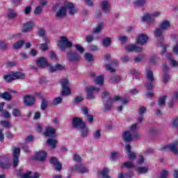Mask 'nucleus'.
I'll list each match as a JSON object with an SVG mask.
<instances>
[{"instance_id":"f257e3e1","label":"nucleus","mask_w":178,"mask_h":178,"mask_svg":"<svg viewBox=\"0 0 178 178\" xmlns=\"http://www.w3.org/2000/svg\"><path fill=\"white\" fill-rule=\"evenodd\" d=\"M24 74L20 72H10L8 73V74L3 76V79L7 83H10V81L19 80V79H24Z\"/></svg>"},{"instance_id":"f03ea898","label":"nucleus","mask_w":178,"mask_h":178,"mask_svg":"<svg viewBox=\"0 0 178 178\" xmlns=\"http://www.w3.org/2000/svg\"><path fill=\"white\" fill-rule=\"evenodd\" d=\"M99 88L97 86H88L85 90L86 92V99L89 101H94L95 98V92H99Z\"/></svg>"},{"instance_id":"7ed1b4c3","label":"nucleus","mask_w":178,"mask_h":178,"mask_svg":"<svg viewBox=\"0 0 178 178\" xmlns=\"http://www.w3.org/2000/svg\"><path fill=\"white\" fill-rule=\"evenodd\" d=\"M60 40L58 41V47L60 51H66V48H72L73 44L72 42L69 41V39L66 36H60Z\"/></svg>"},{"instance_id":"20e7f679","label":"nucleus","mask_w":178,"mask_h":178,"mask_svg":"<svg viewBox=\"0 0 178 178\" xmlns=\"http://www.w3.org/2000/svg\"><path fill=\"white\" fill-rule=\"evenodd\" d=\"M122 97L120 96H115L114 97H109L106 103H104L103 111L104 112H107V111H111L112 109V104L119 101Z\"/></svg>"},{"instance_id":"39448f33","label":"nucleus","mask_w":178,"mask_h":178,"mask_svg":"<svg viewBox=\"0 0 178 178\" xmlns=\"http://www.w3.org/2000/svg\"><path fill=\"white\" fill-rule=\"evenodd\" d=\"M70 172H75V173H88V169L83 164H76L70 168Z\"/></svg>"},{"instance_id":"423d86ee","label":"nucleus","mask_w":178,"mask_h":178,"mask_svg":"<svg viewBox=\"0 0 178 178\" xmlns=\"http://www.w3.org/2000/svg\"><path fill=\"white\" fill-rule=\"evenodd\" d=\"M177 147H178V141L175 140L174 143H170L168 145L161 147L160 148V151H166V149H169L171 151V152H172V154H176L178 151Z\"/></svg>"},{"instance_id":"0eeeda50","label":"nucleus","mask_w":178,"mask_h":178,"mask_svg":"<svg viewBox=\"0 0 178 178\" xmlns=\"http://www.w3.org/2000/svg\"><path fill=\"white\" fill-rule=\"evenodd\" d=\"M72 124L74 129H77L79 130L84 127L86 122H83V118L76 117L72 118Z\"/></svg>"},{"instance_id":"6e6552de","label":"nucleus","mask_w":178,"mask_h":178,"mask_svg":"<svg viewBox=\"0 0 178 178\" xmlns=\"http://www.w3.org/2000/svg\"><path fill=\"white\" fill-rule=\"evenodd\" d=\"M67 15V10H66V6H63L59 7L55 14L56 19H64V17H66Z\"/></svg>"},{"instance_id":"1a4fd4ad","label":"nucleus","mask_w":178,"mask_h":178,"mask_svg":"<svg viewBox=\"0 0 178 178\" xmlns=\"http://www.w3.org/2000/svg\"><path fill=\"white\" fill-rule=\"evenodd\" d=\"M64 5L66 8V10H68V13L70 16H74V15L77 13V10H76V6L73 3L65 1Z\"/></svg>"},{"instance_id":"9d476101","label":"nucleus","mask_w":178,"mask_h":178,"mask_svg":"<svg viewBox=\"0 0 178 178\" xmlns=\"http://www.w3.org/2000/svg\"><path fill=\"white\" fill-rule=\"evenodd\" d=\"M13 167L17 168L19 165V158L20 156V149L19 147H15L13 151Z\"/></svg>"},{"instance_id":"9b49d317","label":"nucleus","mask_w":178,"mask_h":178,"mask_svg":"<svg viewBox=\"0 0 178 178\" xmlns=\"http://www.w3.org/2000/svg\"><path fill=\"white\" fill-rule=\"evenodd\" d=\"M24 104L26 106H33L35 104V97L33 95H29L24 97Z\"/></svg>"},{"instance_id":"f8f14e48","label":"nucleus","mask_w":178,"mask_h":178,"mask_svg":"<svg viewBox=\"0 0 178 178\" xmlns=\"http://www.w3.org/2000/svg\"><path fill=\"white\" fill-rule=\"evenodd\" d=\"M50 163L54 166L56 170L60 172L62 170V163L59 162V160L56 157H51Z\"/></svg>"},{"instance_id":"ddd939ff","label":"nucleus","mask_w":178,"mask_h":178,"mask_svg":"<svg viewBox=\"0 0 178 178\" xmlns=\"http://www.w3.org/2000/svg\"><path fill=\"white\" fill-rule=\"evenodd\" d=\"M67 59L70 62H79L80 60V56L76 52L70 51L67 54Z\"/></svg>"},{"instance_id":"4468645a","label":"nucleus","mask_w":178,"mask_h":178,"mask_svg":"<svg viewBox=\"0 0 178 178\" xmlns=\"http://www.w3.org/2000/svg\"><path fill=\"white\" fill-rule=\"evenodd\" d=\"M100 8L104 13H111V5L108 0H105L100 3Z\"/></svg>"},{"instance_id":"2eb2a0df","label":"nucleus","mask_w":178,"mask_h":178,"mask_svg":"<svg viewBox=\"0 0 178 178\" xmlns=\"http://www.w3.org/2000/svg\"><path fill=\"white\" fill-rule=\"evenodd\" d=\"M36 65L37 66H39L40 67H48V66H51L49 65V63H48V60H47V58L44 57H40L38 60H36Z\"/></svg>"},{"instance_id":"dca6fc26","label":"nucleus","mask_w":178,"mask_h":178,"mask_svg":"<svg viewBox=\"0 0 178 178\" xmlns=\"http://www.w3.org/2000/svg\"><path fill=\"white\" fill-rule=\"evenodd\" d=\"M138 44H140V45H145L147 42H148V35L141 33L138 35V36L136 38Z\"/></svg>"},{"instance_id":"f3484780","label":"nucleus","mask_w":178,"mask_h":178,"mask_svg":"<svg viewBox=\"0 0 178 178\" xmlns=\"http://www.w3.org/2000/svg\"><path fill=\"white\" fill-rule=\"evenodd\" d=\"M109 172H111L109 168L104 167L102 171L101 170H97V175L102 176V178H112L109 176Z\"/></svg>"},{"instance_id":"a211bd4d","label":"nucleus","mask_w":178,"mask_h":178,"mask_svg":"<svg viewBox=\"0 0 178 178\" xmlns=\"http://www.w3.org/2000/svg\"><path fill=\"white\" fill-rule=\"evenodd\" d=\"M128 52H141L143 47H137L136 44H129L126 47Z\"/></svg>"},{"instance_id":"6ab92c4d","label":"nucleus","mask_w":178,"mask_h":178,"mask_svg":"<svg viewBox=\"0 0 178 178\" xmlns=\"http://www.w3.org/2000/svg\"><path fill=\"white\" fill-rule=\"evenodd\" d=\"M56 130L52 127H47L43 134L45 137H54Z\"/></svg>"},{"instance_id":"aec40b11","label":"nucleus","mask_w":178,"mask_h":178,"mask_svg":"<svg viewBox=\"0 0 178 178\" xmlns=\"http://www.w3.org/2000/svg\"><path fill=\"white\" fill-rule=\"evenodd\" d=\"M33 27H34V22H26L24 25V27L22 29V33H29V31H31V30H33Z\"/></svg>"},{"instance_id":"412c9836","label":"nucleus","mask_w":178,"mask_h":178,"mask_svg":"<svg viewBox=\"0 0 178 178\" xmlns=\"http://www.w3.org/2000/svg\"><path fill=\"white\" fill-rule=\"evenodd\" d=\"M35 158L37 161H40V162H44V161L47 159V152H42V151L38 152V153H36Z\"/></svg>"},{"instance_id":"4be33fe9","label":"nucleus","mask_w":178,"mask_h":178,"mask_svg":"<svg viewBox=\"0 0 178 178\" xmlns=\"http://www.w3.org/2000/svg\"><path fill=\"white\" fill-rule=\"evenodd\" d=\"M142 22H147L148 24L151 26L154 23V17H152L151 14L147 13L142 17Z\"/></svg>"},{"instance_id":"5701e85b","label":"nucleus","mask_w":178,"mask_h":178,"mask_svg":"<svg viewBox=\"0 0 178 178\" xmlns=\"http://www.w3.org/2000/svg\"><path fill=\"white\" fill-rule=\"evenodd\" d=\"M159 28L163 29V31H166V30H169V29H170V22L168 20H163L159 24Z\"/></svg>"},{"instance_id":"b1692460","label":"nucleus","mask_w":178,"mask_h":178,"mask_svg":"<svg viewBox=\"0 0 178 178\" xmlns=\"http://www.w3.org/2000/svg\"><path fill=\"white\" fill-rule=\"evenodd\" d=\"M60 70H65V65L57 64L55 66H50V72H58Z\"/></svg>"},{"instance_id":"393cba45","label":"nucleus","mask_w":178,"mask_h":178,"mask_svg":"<svg viewBox=\"0 0 178 178\" xmlns=\"http://www.w3.org/2000/svg\"><path fill=\"white\" fill-rule=\"evenodd\" d=\"M146 79L148 80V81H150V83H154L155 81V78L154 77V72H152V71H151L150 70H147Z\"/></svg>"},{"instance_id":"a878e982","label":"nucleus","mask_w":178,"mask_h":178,"mask_svg":"<svg viewBox=\"0 0 178 178\" xmlns=\"http://www.w3.org/2000/svg\"><path fill=\"white\" fill-rule=\"evenodd\" d=\"M122 138L124 141L130 143L133 140V136L129 131H126L122 134Z\"/></svg>"},{"instance_id":"bb28decb","label":"nucleus","mask_w":178,"mask_h":178,"mask_svg":"<svg viewBox=\"0 0 178 178\" xmlns=\"http://www.w3.org/2000/svg\"><path fill=\"white\" fill-rule=\"evenodd\" d=\"M80 133H81V136L83 137V138H86V137H88V128L84 124V127L81 128L80 129Z\"/></svg>"},{"instance_id":"cd10ccee","label":"nucleus","mask_w":178,"mask_h":178,"mask_svg":"<svg viewBox=\"0 0 178 178\" xmlns=\"http://www.w3.org/2000/svg\"><path fill=\"white\" fill-rule=\"evenodd\" d=\"M102 44L106 48H108V47H111V44H112V39H111V38H104L102 40Z\"/></svg>"},{"instance_id":"c85d7f7f","label":"nucleus","mask_w":178,"mask_h":178,"mask_svg":"<svg viewBox=\"0 0 178 178\" xmlns=\"http://www.w3.org/2000/svg\"><path fill=\"white\" fill-rule=\"evenodd\" d=\"M102 29H104V22H99V24L97 26L95 29L92 31V33L94 34H98L102 33Z\"/></svg>"},{"instance_id":"c756f323","label":"nucleus","mask_w":178,"mask_h":178,"mask_svg":"<svg viewBox=\"0 0 178 178\" xmlns=\"http://www.w3.org/2000/svg\"><path fill=\"white\" fill-rule=\"evenodd\" d=\"M22 178H40L38 172H34L33 176L31 177V172H28L22 176Z\"/></svg>"},{"instance_id":"7c9ffc66","label":"nucleus","mask_w":178,"mask_h":178,"mask_svg":"<svg viewBox=\"0 0 178 178\" xmlns=\"http://www.w3.org/2000/svg\"><path fill=\"white\" fill-rule=\"evenodd\" d=\"M1 98L4 101H12V95L9 94V92H4L1 94Z\"/></svg>"},{"instance_id":"2f4dec72","label":"nucleus","mask_w":178,"mask_h":178,"mask_svg":"<svg viewBox=\"0 0 178 178\" xmlns=\"http://www.w3.org/2000/svg\"><path fill=\"white\" fill-rule=\"evenodd\" d=\"M134 166H136L134 163H133V161H129L124 163V164L121 166V169H123V168H126L127 169H131L134 168Z\"/></svg>"},{"instance_id":"473e14b6","label":"nucleus","mask_w":178,"mask_h":178,"mask_svg":"<svg viewBox=\"0 0 178 178\" xmlns=\"http://www.w3.org/2000/svg\"><path fill=\"white\" fill-rule=\"evenodd\" d=\"M24 42H25L23 40H19L13 44V48L14 49H20V48H22V47H23L24 44Z\"/></svg>"},{"instance_id":"72a5a7b5","label":"nucleus","mask_w":178,"mask_h":178,"mask_svg":"<svg viewBox=\"0 0 178 178\" xmlns=\"http://www.w3.org/2000/svg\"><path fill=\"white\" fill-rule=\"evenodd\" d=\"M49 105V102H48V100H47V99H42L40 104V109L42 111H45V109L48 108Z\"/></svg>"},{"instance_id":"f704fd0d","label":"nucleus","mask_w":178,"mask_h":178,"mask_svg":"<svg viewBox=\"0 0 178 178\" xmlns=\"http://www.w3.org/2000/svg\"><path fill=\"white\" fill-rule=\"evenodd\" d=\"M178 99V92H176L172 97V100L168 103V106L170 108H173V105H175V102Z\"/></svg>"},{"instance_id":"c9c22d12","label":"nucleus","mask_w":178,"mask_h":178,"mask_svg":"<svg viewBox=\"0 0 178 178\" xmlns=\"http://www.w3.org/2000/svg\"><path fill=\"white\" fill-rule=\"evenodd\" d=\"M47 144L51 147V148H56V144H58V140H54L52 138H49L47 140Z\"/></svg>"},{"instance_id":"e433bc0d","label":"nucleus","mask_w":178,"mask_h":178,"mask_svg":"<svg viewBox=\"0 0 178 178\" xmlns=\"http://www.w3.org/2000/svg\"><path fill=\"white\" fill-rule=\"evenodd\" d=\"M62 88H63V90L61 91V95L67 97V95H70L72 94V92L69 87Z\"/></svg>"},{"instance_id":"4c0bfd02","label":"nucleus","mask_w":178,"mask_h":178,"mask_svg":"<svg viewBox=\"0 0 178 178\" xmlns=\"http://www.w3.org/2000/svg\"><path fill=\"white\" fill-rule=\"evenodd\" d=\"M136 173H138V175H145V173H148V167L138 168L136 169Z\"/></svg>"},{"instance_id":"58836bf2","label":"nucleus","mask_w":178,"mask_h":178,"mask_svg":"<svg viewBox=\"0 0 178 178\" xmlns=\"http://www.w3.org/2000/svg\"><path fill=\"white\" fill-rule=\"evenodd\" d=\"M0 49L1 51H6V49H9V43L0 40Z\"/></svg>"},{"instance_id":"ea45409f","label":"nucleus","mask_w":178,"mask_h":178,"mask_svg":"<svg viewBox=\"0 0 178 178\" xmlns=\"http://www.w3.org/2000/svg\"><path fill=\"white\" fill-rule=\"evenodd\" d=\"M163 30L159 27V28H156L154 31V37H162V34H163Z\"/></svg>"},{"instance_id":"a19ab883","label":"nucleus","mask_w":178,"mask_h":178,"mask_svg":"<svg viewBox=\"0 0 178 178\" xmlns=\"http://www.w3.org/2000/svg\"><path fill=\"white\" fill-rule=\"evenodd\" d=\"M95 83L97 84L98 86H103L104 85V76H98L95 79Z\"/></svg>"},{"instance_id":"79ce46f5","label":"nucleus","mask_w":178,"mask_h":178,"mask_svg":"<svg viewBox=\"0 0 178 178\" xmlns=\"http://www.w3.org/2000/svg\"><path fill=\"white\" fill-rule=\"evenodd\" d=\"M12 113L15 118H22V112L19 108H14Z\"/></svg>"},{"instance_id":"37998d69","label":"nucleus","mask_w":178,"mask_h":178,"mask_svg":"<svg viewBox=\"0 0 178 178\" xmlns=\"http://www.w3.org/2000/svg\"><path fill=\"white\" fill-rule=\"evenodd\" d=\"M120 156V154H119L118 152H111L110 159L111 161H117V159H118Z\"/></svg>"},{"instance_id":"c03bdc74","label":"nucleus","mask_w":178,"mask_h":178,"mask_svg":"<svg viewBox=\"0 0 178 178\" xmlns=\"http://www.w3.org/2000/svg\"><path fill=\"white\" fill-rule=\"evenodd\" d=\"M60 84H61L62 88L69 87V79L66 78H63V79H61Z\"/></svg>"},{"instance_id":"a18cd8bd","label":"nucleus","mask_w":178,"mask_h":178,"mask_svg":"<svg viewBox=\"0 0 178 178\" xmlns=\"http://www.w3.org/2000/svg\"><path fill=\"white\" fill-rule=\"evenodd\" d=\"M84 58L88 62H92L94 60V56L90 53H86Z\"/></svg>"},{"instance_id":"49530a36","label":"nucleus","mask_w":178,"mask_h":178,"mask_svg":"<svg viewBox=\"0 0 178 178\" xmlns=\"http://www.w3.org/2000/svg\"><path fill=\"white\" fill-rule=\"evenodd\" d=\"M83 100H84V98H83V97L78 96L73 99L72 102L73 104H80V102H83Z\"/></svg>"},{"instance_id":"de8ad7c7","label":"nucleus","mask_w":178,"mask_h":178,"mask_svg":"<svg viewBox=\"0 0 178 178\" xmlns=\"http://www.w3.org/2000/svg\"><path fill=\"white\" fill-rule=\"evenodd\" d=\"M165 101H166V96L160 97L158 102L159 106H163V105H165Z\"/></svg>"},{"instance_id":"09e8293b","label":"nucleus","mask_w":178,"mask_h":178,"mask_svg":"<svg viewBox=\"0 0 178 178\" xmlns=\"http://www.w3.org/2000/svg\"><path fill=\"white\" fill-rule=\"evenodd\" d=\"M93 137L96 140H99L101 138V131L99 129L96 130L93 133Z\"/></svg>"},{"instance_id":"8fccbe9b","label":"nucleus","mask_w":178,"mask_h":178,"mask_svg":"<svg viewBox=\"0 0 178 178\" xmlns=\"http://www.w3.org/2000/svg\"><path fill=\"white\" fill-rule=\"evenodd\" d=\"M61 102H62V97H57L54 99L51 104L53 105H59V104H61Z\"/></svg>"},{"instance_id":"3c124183","label":"nucleus","mask_w":178,"mask_h":178,"mask_svg":"<svg viewBox=\"0 0 178 178\" xmlns=\"http://www.w3.org/2000/svg\"><path fill=\"white\" fill-rule=\"evenodd\" d=\"M134 5L136 6H144L145 5V0H136L134 2Z\"/></svg>"},{"instance_id":"603ef678","label":"nucleus","mask_w":178,"mask_h":178,"mask_svg":"<svg viewBox=\"0 0 178 178\" xmlns=\"http://www.w3.org/2000/svg\"><path fill=\"white\" fill-rule=\"evenodd\" d=\"M170 80V76H169V74L168 73H164L163 74V81L164 83V84H166L168 83V81H169Z\"/></svg>"},{"instance_id":"864d4df0","label":"nucleus","mask_w":178,"mask_h":178,"mask_svg":"<svg viewBox=\"0 0 178 178\" xmlns=\"http://www.w3.org/2000/svg\"><path fill=\"white\" fill-rule=\"evenodd\" d=\"M120 59L123 63H127V62H130V57H129V56H121Z\"/></svg>"},{"instance_id":"5fc2aeb1","label":"nucleus","mask_w":178,"mask_h":178,"mask_svg":"<svg viewBox=\"0 0 178 178\" xmlns=\"http://www.w3.org/2000/svg\"><path fill=\"white\" fill-rule=\"evenodd\" d=\"M137 163L139 166H141L143 163H144V156L143 155H139L138 158L137 159Z\"/></svg>"},{"instance_id":"6e6d98bb","label":"nucleus","mask_w":178,"mask_h":178,"mask_svg":"<svg viewBox=\"0 0 178 178\" xmlns=\"http://www.w3.org/2000/svg\"><path fill=\"white\" fill-rule=\"evenodd\" d=\"M144 58H145V55L140 54L136 58H135V62L136 63H138L139 62H141V60H143V59H144Z\"/></svg>"},{"instance_id":"4d7b16f0","label":"nucleus","mask_w":178,"mask_h":178,"mask_svg":"<svg viewBox=\"0 0 178 178\" xmlns=\"http://www.w3.org/2000/svg\"><path fill=\"white\" fill-rule=\"evenodd\" d=\"M8 16L11 19H13L14 17H16V16H17V14L15 11H13V10H10Z\"/></svg>"},{"instance_id":"13d9d810","label":"nucleus","mask_w":178,"mask_h":178,"mask_svg":"<svg viewBox=\"0 0 178 178\" xmlns=\"http://www.w3.org/2000/svg\"><path fill=\"white\" fill-rule=\"evenodd\" d=\"M16 66V62L15 61H9L6 63V67H15Z\"/></svg>"},{"instance_id":"bf43d9fd","label":"nucleus","mask_w":178,"mask_h":178,"mask_svg":"<svg viewBox=\"0 0 178 178\" xmlns=\"http://www.w3.org/2000/svg\"><path fill=\"white\" fill-rule=\"evenodd\" d=\"M32 141H34V136H33V135H29L25 139V144H27V143H32Z\"/></svg>"},{"instance_id":"052dcab7","label":"nucleus","mask_w":178,"mask_h":178,"mask_svg":"<svg viewBox=\"0 0 178 178\" xmlns=\"http://www.w3.org/2000/svg\"><path fill=\"white\" fill-rule=\"evenodd\" d=\"M42 12V8L41 6H38L35 8L34 13L35 15H41Z\"/></svg>"},{"instance_id":"680f3d73","label":"nucleus","mask_w":178,"mask_h":178,"mask_svg":"<svg viewBox=\"0 0 178 178\" xmlns=\"http://www.w3.org/2000/svg\"><path fill=\"white\" fill-rule=\"evenodd\" d=\"M111 83H119L120 81V77L118 76H113L111 79Z\"/></svg>"},{"instance_id":"e2e57ef3","label":"nucleus","mask_w":178,"mask_h":178,"mask_svg":"<svg viewBox=\"0 0 178 178\" xmlns=\"http://www.w3.org/2000/svg\"><path fill=\"white\" fill-rule=\"evenodd\" d=\"M147 112V108L140 107L138 110V115L141 116H144V113Z\"/></svg>"},{"instance_id":"0e129e2a","label":"nucleus","mask_w":178,"mask_h":178,"mask_svg":"<svg viewBox=\"0 0 178 178\" xmlns=\"http://www.w3.org/2000/svg\"><path fill=\"white\" fill-rule=\"evenodd\" d=\"M86 42H92L94 41V35H88L86 38Z\"/></svg>"},{"instance_id":"69168bd1","label":"nucleus","mask_w":178,"mask_h":178,"mask_svg":"<svg viewBox=\"0 0 178 178\" xmlns=\"http://www.w3.org/2000/svg\"><path fill=\"white\" fill-rule=\"evenodd\" d=\"M152 83L154 82H151V81L146 82L145 83V87L147 88V90H152V88H154V86H152Z\"/></svg>"},{"instance_id":"338daca9","label":"nucleus","mask_w":178,"mask_h":178,"mask_svg":"<svg viewBox=\"0 0 178 178\" xmlns=\"http://www.w3.org/2000/svg\"><path fill=\"white\" fill-rule=\"evenodd\" d=\"M161 176L160 178H168V175H169V172H168V171L163 170L161 172Z\"/></svg>"},{"instance_id":"774afa93","label":"nucleus","mask_w":178,"mask_h":178,"mask_svg":"<svg viewBox=\"0 0 178 178\" xmlns=\"http://www.w3.org/2000/svg\"><path fill=\"white\" fill-rule=\"evenodd\" d=\"M40 47L42 51H48V44L47 43L40 44Z\"/></svg>"}]
</instances>
